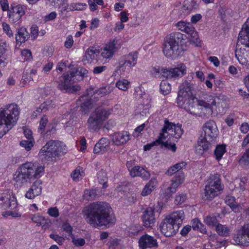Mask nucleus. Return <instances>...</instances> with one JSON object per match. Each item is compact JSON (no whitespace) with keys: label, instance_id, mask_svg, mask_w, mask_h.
<instances>
[{"label":"nucleus","instance_id":"f257e3e1","mask_svg":"<svg viewBox=\"0 0 249 249\" xmlns=\"http://www.w3.org/2000/svg\"><path fill=\"white\" fill-rule=\"evenodd\" d=\"M191 85L185 81L179 87L177 103L178 106L190 114L199 116H216L224 114L228 108L227 97L216 96L211 93L203 94L195 101Z\"/></svg>","mask_w":249,"mask_h":249},{"label":"nucleus","instance_id":"f03ea898","mask_svg":"<svg viewBox=\"0 0 249 249\" xmlns=\"http://www.w3.org/2000/svg\"><path fill=\"white\" fill-rule=\"evenodd\" d=\"M111 208L106 203L93 202L85 207L82 213L86 221L93 227L107 226L115 222L114 216L110 214Z\"/></svg>","mask_w":249,"mask_h":249},{"label":"nucleus","instance_id":"7ed1b4c3","mask_svg":"<svg viewBox=\"0 0 249 249\" xmlns=\"http://www.w3.org/2000/svg\"><path fill=\"white\" fill-rule=\"evenodd\" d=\"M19 115L18 106L15 104L6 106L0 111V138L16 124Z\"/></svg>","mask_w":249,"mask_h":249},{"label":"nucleus","instance_id":"20e7f679","mask_svg":"<svg viewBox=\"0 0 249 249\" xmlns=\"http://www.w3.org/2000/svg\"><path fill=\"white\" fill-rule=\"evenodd\" d=\"M183 40V35L179 32L173 33L165 37L162 51L164 55L170 59L177 58L180 53V44Z\"/></svg>","mask_w":249,"mask_h":249},{"label":"nucleus","instance_id":"39448f33","mask_svg":"<svg viewBox=\"0 0 249 249\" xmlns=\"http://www.w3.org/2000/svg\"><path fill=\"white\" fill-rule=\"evenodd\" d=\"M65 151L66 145L64 143L58 141L51 140L41 148L38 156L42 161L49 160L60 154H63Z\"/></svg>","mask_w":249,"mask_h":249},{"label":"nucleus","instance_id":"423d86ee","mask_svg":"<svg viewBox=\"0 0 249 249\" xmlns=\"http://www.w3.org/2000/svg\"><path fill=\"white\" fill-rule=\"evenodd\" d=\"M223 190L220 175L216 174L212 175L208 180V183L206 185L202 198L205 200H212L217 196L221 191Z\"/></svg>","mask_w":249,"mask_h":249},{"label":"nucleus","instance_id":"0eeeda50","mask_svg":"<svg viewBox=\"0 0 249 249\" xmlns=\"http://www.w3.org/2000/svg\"><path fill=\"white\" fill-rule=\"evenodd\" d=\"M111 113V110L103 108H97L90 115L87 121L88 128L95 131L99 129Z\"/></svg>","mask_w":249,"mask_h":249},{"label":"nucleus","instance_id":"6e6552de","mask_svg":"<svg viewBox=\"0 0 249 249\" xmlns=\"http://www.w3.org/2000/svg\"><path fill=\"white\" fill-rule=\"evenodd\" d=\"M17 205L16 198L12 192H8L0 195V207L4 210L10 209L3 213L4 216L11 215L13 217H20V213L13 211L17 208Z\"/></svg>","mask_w":249,"mask_h":249},{"label":"nucleus","instance_id":"1a4fd4ad","mask_svg":"<svg viewBox=\"0 0 249 249\" xmlns=\"http://www.w3.org/2000/svg\"><path fill=\"white\" fill-rule=\"evenodd\" d=\"M183 130L181 125L176 124L165 121L164 126L160 134V140L164 141L168 137H169V139H171L172 138L178 139L181 136Z\"/></svg>","mask_w":249,"mask_h":249},{"label":"nucleus","instance_id":"9d476101","mask_svg":"<svg viewBox=\"0 0 249 249\" xmlns=\"http://www.w3.org/2000/svg\"><path fill=\"white\" fill-rule=\"evenodd\" d=\"M20 168L30 179L39 178L44 173V166L37 162H26Z\"/></svg>","mask_w":249,"mask_h":249},{"label":"nucleus","instance_id":"9b49d317","mask_svg":"<svg viewBox=\"0 0 249 249\" xmlns=\"http://www.w3.org/2000/svg\"><path fill=\"white\" fill-rule=\"evenodd\" d=\"M201 138L208 142H213L217 137L218 130L215 123L209 120L202 126Z\"/></svg>","mask_w":249,"mask_h":249},{"label":"nucleus","instance_id":"f8f14e48","mask_svg":"<svg viewBox=\"0 0 249 249\" xmlns=\"http://www.w3.org/2000/svg\"><path fill=\"white\" fill-rule=\"evenodd\" d=\"M176 26L179 30L189 35L190 40L191 42L195 44H197L199 42L197 33L191 23L181 20L177 23Z\"/></svg>","mask_w":249,"mask_h":249},{"label":"nucleus","instance_id":"ddd939ff","mask_svg":"<svg viewBox=\"0 0 249 249\" xmlns=\"http://www.w3.org/2000/svg\"><path fill=\"white\" fill-rule=\"evenodd\" d=\"M121 43L119 40L113 39L106 43L101 49V55L106 59L112 57L115 52L121 48Z\"/></svg>","mask_w":249,"mask_h":249},{"label":"nucleus","instance_id":"4468645a","mask_svg":"<svg viewBox=\"0 0 249 249\" xmlns=\"http://www.w3.org/2000/svg\"><path fill=\"white\" fill-rule=\"evenodd\" d=\"M138 55L136 52L129 53L124 56V61L118 66V70L122 71H129L137 63Z\"/></svg>","mask_w":249,"mask_h":249},{"label":"nucleus","instance_id":"2eb2a0df","mask_svg":"<svg viewBox=\"0 0 249 249\" xmlns=\"http://www.w3.org/2000/svg\"><path fill=\"white\" fill-rule=\"evenodd\" d=\"M161 232L166 237L174 235L178 231V226L174 224L165 217L160 225Z\"/></svg>","mask_w":249,"mask_h":249},{"label":"nucleus","instance_id":"dca6fc26","mask_svg":"<svg viewBox=\"0 0 249 249\" xmlns=\"http://www.w3.org/2000/svg\"><path fill=\"white\" fill-rule=\"evenodd\" d=\"M236 244L243 246L249 245V224L244 225L234 237Z\"/></svg>","mask_w":249,"mask_h":249},{"label":"nucleus","instance_id":"f3484780","mask_svg":"<svg viewBox=\"0 0 249 249\" xmlns=\"http://www.w3.org/2000/svg\"><path fill=\"white\" fill-rule=\"evenodd\" d=\"M130 135L127 131L115 132L111 135V141L115 145H123L130 140Z\"/></svg>","mask_w":249,"mask_h":249},{"label":"nucleus","instance_id":"a211bd4d","mask_svg":"<svg viewBox=\"0 0 249 249\" xmlns=\"http://www.w3.org/2000/svg\"><path fill=\"white\" fill-rule=\"evenodd\" d=\"M235 56L239 63L249 69V50L245 48L237 49L235 51Z\"/></svg>","mask_w":249,"mask_h":249},{"label":"nucleus","instance_id":"6ab92c4d","mask_svg":"<svg viewBox=\"0 0 249 249\" xmlns=\"http://www.w3.org/2000/svg\"><path fill=\"white\" fill-rule=\"evenodd\" d=\"M186 72V67L183 64H179L174 68L167 69L164 72L166 78H178L184 75Z\"/></svg>","mask_w":249,"mask_h":249},{"label":"nucleus","instance_id":"aec40b11","mask_svg":"<svg viewBox=\"0 0 249 249\" xmlns=\"http://www.w3.org/2000/svg\"><path fill=\"white\" fill-rule=\"evenodd\" d=\"M139 245L141 249H146V248L157 247L158 244L155 238L146 234L140 238Z\"/></svg>","mask_w":249,"mask_h":249},{"label":"nucleus","instance_id":"412c9836","mask_svg":"<svg viewBox=\"0 0 249 249\" xmlns=\"http://www.w3.org/2000/svg\"><path fill=\"white\" fill-rule=\"evenodd\" d=\"M238 42L249 48V18L239 34Z\"/></svg>","mask_w":249,"mask_h":249},{"label":"nucleus","instance_id":"4be33fe9","mask_svg":"<svg viewBox=\"0 0 249 249\" xmlns=\"http://www.w3.org/2000/svg\"><path fill=\"white\" fill-rule=\"evenodd\" d=\"M42 182L40 180H36L31 186L25 194V197L28 199H33L40 195L42 191Z\"/></svg>","mask_w":249,"mask_h":249},{"label":"nucleus","instance_id":"5701e85b","mask_svg":"<svg viewBox=\"0 0 249 249\" xmlns=\"http://www.w3.org/2000/svg\"><path fill=\"white\" fill-rule=\"evenodd\" d=\"M142 218L145 227H152L155 222L154 209L152 207L147 208L145 211Z\"/></svg>","mask_w":249,"mask_h":249},{"label":"nucleus","instance_id":"b1692460","mask_svg":"<svg viewBox=\"0 0 249 249\" xmlns=\"http://www.w3.org/2000/svg\"><path fill=\"white\" fill-rule=\"evenodd\" d=\"M73 81L69 73H64L59 77L57 87L61 91L67 92L71 81Z\"/></svg>","mask_w":249,"mask_h":249},{"label":"nucleus","instance_id":"393cba45","mask_svg":"<svg viewBox=\"0 0 249 249\" xmlns=\"http://www.w3.org/2000/svg\"><path fill=\"white\" fill-rule=\"evenodd\" d=\"M24 14L23 7L18 5L12 7L11 10L8 12V16L13 22H16L19 20Z\"/></svg>","mask_w":249,"mask_h":249},{"label":"nucleus","instance_id":"a878e982","mask_svg":"<svg viewBox=\"0 0 249 249\" xmlns=\"http://www.w3.org/2000/svg\"><path fill=\"white\" fill-rule=\"evenodd\" d=\"M171 222L175 225L178 226L179 228L185 217L184 213L183 210H179L173 212L166 217Z\"/></svg>","mask_w":249,"mask_h":249},{"label":"nucleus","instance_id":"bb28decb","mask_svg":"<svg viewBox=\"0 0 249 249\" xmlns=\"http://www.w3.org/2000/svg\"><path fill=\"white\" fill-rule=\"evenodd\" d=\"M109 144V140L106 138H103L95 144L93 152L95 154L105 153L108 149Z\"/></svg>","mask_w":249,"mask_h":249},{"label":"nucleus","instance_id":"cd10ccee","mask_svg":"<svg viewBox=\"0 0 249 249\" xmlns=\"http://www.w3.org/2000/svg\"><path fill=\"white\" fill-rule=\"evenodd\" d=\"M157 184L158 181L156 178H152L142 189L141 192V195L143 196H145L150 194L155 189Z\"/></svg>","mask_w":249,"mask_h":249},{"label":"nucleus","instance_id":"c85d7f7f","mask_svg":"<svg viewBox=\"0 0 249 249\" xmlns=\"http://www.w3.org/2000/svg\"><path fill=\"white\" fill-rule=\"evenodd\" d=\"M130 174L132 177H141L143 178L149 177V173L142 167L135 166L130 170Z\"/></svg>","mask_w":249,"mask_h":249},{"label":"nucleus","instance_id":"c756f323","mask_svg":"<svg viewBox=\"0 0 249 249\" xmlns=\"http://www.w3.org/2000/svg\"><path fill=\"white\" fill-rule=\"evenodd\" d=\"M105 192V190H102L101 192L97 189L86 190L84 191L83 197L86 200H92L95 199L97 196L104 194Z\"/></svg>","mask_w":249,"mask_h":249},{"label":"nucleus","instance_id":"7c9ffc66","mask_svg":"<svg viewBox=\"0 0 249 249\" xmlns=\"http://www.w3.org/2000/svg\"><path fill=\"white\" fill-rule=\"evenodd\" d=\"M184 178L183 174H181L179 176V179H178V178H177L176 179L173 180L171 186L167 189L166 194L170 195L175 193L177 188L183 182Z\"/></svg>","mask_w":249,"mask_h":249},{"label":"nucleus","instance_id":"2f4dec72","mask_svg":"<svg viewBox=\"0 0 249 249\" xmlns=\"http://www.w3.org/2000/svg\"><path fill=\"white\" fill-rule=\"evenodd\" d=\"M213 142H208L203 140L202 138H199L197 145L196 147V151L199 154H203L207 151L210 146V144Z\"/></svg>","mask_w":249,"mask_h":249},{"label":"nucleus","instance_id":"473e14b6","mask_svg":"<svg viewBox=\"0 0 249 249\" xmlns=\"http://www.w3.org/2000/svg\"><path fill=\"white\" fill-rule=\"evenodd\" d=\"M29 179H30V178H29L26 174L23 173V171L20 168L14 175V179L17 184L20 186L22 185L24 183L26 182Z\"/></svg>","mask_w":249,"mask_h":249},{"label":"nucleus","instance_id":"72a5a7b5","mask_svg":"<svg viewBox=\"0 0 249 249\" xmlns=\"http://www.w3.org/2000/svg\"><path fill=\"white\" fill-rule=\"evenodd\" d=\"M183 8L184 10L190 12L197 10L199 8V3L196 0H185L183 3Z\"/></svg>","mask_w":249,"mask_h":249},{"label":"nucleus","instance_id":"f704fd0d","mask_svg":"<svg viewBox=\"0 0 249 249\" xmlns=\"http://www.w3.org/2000/svg\"><path fill=\"white\" fill-rule=\"evenodd\" d=\"M29 38V34L25 28L21 27L18 29L16 36L17 41L20 43L25 42Z\"/></svg>","mask_w":249,"mask_h":249},{"label":"nucleus","instance_id":"c9c22d12","mask_svg":"<svg viewBox=\"0 0 249 249\" xmlns=\"http://www.w3.org/2000/svg\"><path fill=\"white\" fill-rule=\"evenodd\" d=\"M215 231L217 233L222 236H229L231 233L230 228L226 225L218 224L215 227Z\"/></svg>","mask_w":249,"mask_h":249},{"label":"nucleus","instance_id":"e433bc0d","mask_svg":"<svg viewBox=\"0 0 249 249\" xmlns=\"http://www.w3.org/2000/svg\"><path fill=\"white\" fill-rule=\"evenodd\" d=\"M191 227L194 230L199 231L202 233L206 234L207 233V229L205 226L197 218L193 219L191 221Z\"/></svg>","mask_w":249,"mask_h":249},{"label":"nucleus","instance_id":"4c0bfd02","mask_svg":"<svg viewBox=\"0 0 249 249\" xmlns=\"http://www.w3.org/2000/svg\"><path fill=\"white\" fill-rule=\"evenodd\" d=\"M225 203L235 212H239L241 208L235 201L234 197L228 196L225 199Z\"/></svg>","mask_w":249,"mask_h":249},{"label":"nucleus","instance_id":"58836bf2","mask_svg":"<svg viewBox=\"0 0 249 249\" xmlns=\"http://www.w3.org/2000/svg\"><path fill=\"white\" fill-rule=\"evenodd\" d=\"M226 152V145H217L214 151V155L216 160L219 161L222 158L224 153Z\"/></svg>","mask_w":249,"mask_h":249},{"label":"nucleus","instance_id":"ea45409f","mask_svg":"<svg viewBox=\"0 0 249 249\" xmlns=\"http://www.w3.org/2000/svg\"><path fill=\"white\" fill-rule=\"evenodd\" d=\"M186 165V162L183 161L178 163L169 167L166 171V174L167 175L171 176L177 172L179 171L180 170L185 168Z\"/></svg>","mask_w":249,"mask_h":249},{"label":"nucleus","instance_id":"a19ab883","mask_svg":"<svg viewBox=\"0 0 249 249\" xmlns=\"http://www.w3.org/2000/svg\"><path fill=\"white\" fill-rule=\"evenodd\" d=\"M239 163L244 168H249V148L246 150L239 159Z\"/></svg>","mask_w":249,"mask_h":249},{"label":"nucleus","instance_id":"79ce46f5","mask_svg":"<svg viewBox=\"0 0 249 249\" xmlns=\"http://www.w3.org/2000/svg\"><path fill=\"white\" fill-rule=\"evenodd\" d=\"M204 222L208 226L215 227L218 224V221L215 216L212 215H207L204 217Z\"/></svg>","mask_w":249,"mask_h":249},{"label":"nucleus","instance_id":"37998d69","mask_svg":"<svg viewBox=\"0 0 249 249\" xmlns=\"http://www.w3.org/2000/svg\"><path fill=\"white\" fill-rule=\"evenodd\" d=\"M97 178L99 182L100 183H103L102 188L103 190L105 191V189L107 187L106 173L103 170L99 171L97 173Z\"/></svg>","mask_w":249,"mask_h":249},{"label":"nucleus","instance_id":"c03bdc74","mask_svg":"<svg viewBox=\"0 0 249 249\" xmlns=\"http://www.w3.org/2000/svg\"><path fill=\"white\" fill-rule=\"evenodd\" d=\"M112 90V88L109 86H106L96 90L95 92V97L96 96L102 97L110 93Z\"/></svg>","mask_w":249,"mask_h":249},{"label":"nucleus","instance_id":"a18cd8bd","mask_svg":"<svg viewBox=\"0 0 249 249\" xmlns=\"http://www.w3.org/2000/svg\"><path fill=\"white\" fill-rule=\"evenodd\" d=\"M166 71H167V69H160L158 67H153L151 71V73L155 77L163 76L165 78V74L164 72H165Z\"/></svg>","mask_w":249,"mask_h":249},{"label":"nucleus","instance_id":"49530a36","mask_svg":"<svg viewBox=\"0 0 249 249\" xmlns=\"http://www.w3.org/2000/svg\"><path fill=\"white\" fill-rule=\"evenodd\" d=\"M84 174L82 169L78 167L73 171L71 176L74 181H78L82 178Z\"/></svg>","mask_w":249,"mask_h":249},{"label":"nucleus","instance_id":"de8ad7c7","mask_svg":"<svg viewBox=\"0 0 249 249\" xmlns=\"http://www.w3.org/2000/svg\"><path fill=\"white\" fill-rule=\"evenodd\" d=\"M160 89L162 94L167 95L170 92L171 86L166 81H162L160 85Z\"/></svg>","mask_w":249,"mask_h":249},{"label":"nucleus","instance_id":"09e8293b","mask_svg":"<svg viewBox=\"0 0 249 249\" xmlns=\"http://www.w3.org/2000/svg\"><path fill=\"white\" fill-rule=\"evenodd\" d=\"M97 55V52L95 50L89 49L85 53V57L88 62L91 63L93 60L96 59Z\"/></svg>","mask_w":249,"mask_h":249},{"label":"nucleus","instance_id":"8fccbe9b","mask_svg":"<svg viewBox=\"0 0 249 249\" xmlns=\"http://www.w3.org/2000/svg\"><path fill=\"white\" fill-rule=\"evenodd\" d=\"M56 101L55 99L47 100L41 104V107L45 110L47 111L54 108L56 106Z\"/></svg>","mask_w":249,"mask_h":249},{"label":"nucleus","instance_id":"3c124183","mask_svg":"<svg viewBox=\"0 0 249 249\" xmlns=\"http://www.w3.org/2000/svg\"><path fill=\"white\" fill-rule=\"evenodd\" d=\"M87 72L88 71L82 67H78L75 70L71 71L69 73L71 77L73 78L76 76L84 77Z\"/></svg>","mask_w":249,"mask_h":249},{"label":"nucleus","instance_id":"603ef678","mask_svg":"<svg viewBox=\"0 0 249 249\" xmlns=\"http://www.w3.org/2000/svg\"><path fill=\"white\" fill-rule=\"evenodd\" d=\"M129 84L130 83L127 80L123 79L117 81L116 84V86L119 89L125 91L128 89Z\"/></svg>","mask_w":249,"mask_h":249},{"label":"nucleus","instance_id":"864d4df0","mask_svg":"<svg viewBox=\"0 0 249 249\" xmlns=\"http://www.w3.org/2000/svg\"><path fill=\"white\" fill-rule=\"evenodd\" d=\"M35 141L33 139H27V140H22L20 142V145L24 147L26 150L30 151L31 148L34 146Z\"/></svg>","mask_w":249,"mask_h":249},{"label":"nucleus","instance_id":"5fc2aeb1","mask_svg":"<svg viewBox=\"0 0 249 249\" xmlns=\"http://www.w3.org/2000/svg\"><path fill=\"white\" fill-rule=\"evenodd\" d=\"M171 139H169V137L166 139L163 142H160V144H162L165 147L168 149L171 150L173 152H175L176 151L177 147L175 144H171L168 143V141Z\"/></svg>","mask_w":249,"mask_h":249},{"label":"nucleus","instance_id":"6e6d98bb","mask_svg":"<svg viewBox=\"0 0 249 249\" xmlns=\"http://www.w3.org/2000/svg\"><path fill=\"white\" fill-rule=\"evenodd\" d=\"M87 5L86 4L75 3L70 5L69 10H83L86 9Z\"/></svg>","mask_w":249,"mask_h":249},{"label":"nucleus","instance_id":"4d7b16f0","mask_svg":"<svg viewBox=\"0 0 249 249\" xmlns=\"http://www.w3.org/2000/svg\"><path fill=\"white\" fill-rule=\"evenodd\" d=\"M72 242L77 247L83 246L85 244V240L82 238H75L73 236L71 237Z\"/></svg>","mask_w":249,"mask_h":249},{"label":"nucleus","instance_id":"13d9d810","mask_svg":"<svg viewBox=\"0 0 249 249\" xmlns=\"http://www.w3.org/2000/svg\"><path fill=\"white\" fill-rule=\"evenodd\" d=\"M93 106V103L91 102V100H88L82 104L81 108L83 112L87 113L92 108Z\"/></svg>","mask_w":249,"mask_h":249},{"label":"nucleus","instance_id":"bf43d9fd","mask_svg":"<svg viewBox=\"0 0 249 249\" xmlns=\"http://www.w3.org/2000/svg\"><path fill=\"white\" fill-rule=\"evenodd\" d=\"M49 237L53 239L57 243H58L59 245H63L65 239L64 237L60 236L57 234H51L49 235Z\"/></svg>","mask_w":249,"mask_h":249},{"label":"nucleus","instance_id":"052dcab7","mask_svg":"<svg viewBox=\"0 0 249 249\" xmlns=\"http://www.w3.org/2000/svg\"><path fill=\"white\" fill-rule=\"evenodd\" d=\"M245 184L246 181L245 179L243 178L240 179L239 180L238 186L235 188L234 191L235 192H238L239 193H241L245 190Z\"/></svg>","mask_w":249,"mask_h":249},{"label":"nucleus","instance_id":"680f3d73","mask_svg":"<svg viewBox=\"0 0 249 249\" xmlns=\"http://www.w3.org/2000/svg\"><path fill=\"white\" fill-rule=\"evenodd\" d=\"M44 216L39 214H35L31 217V220L34 223H36L37 226H39Z\"/></svg>","mask_w":249,"mask_h":249},{"label":"nucleus","instance_id":"e2e57ef3","mask_svg":"<svg viewBox=\"0 0 249 249\" xmlns=\"http://www.w3.org/2000/svg\"><path fill=\"white\" fill-rule=\"evenodd\" d=\"M51 224L52 223L50 219L49 218H46L44 217L43 220H42L39 226H41L43 229L46 230L51 227Z\"/></svg>","mask_w":249,"mask_h":249},{"label":"nucleus","instance_id":"0e129e2a","mask_svg":"<svg viewBox=\"0 0 249 249\" xmlns=\"http://www.w3.org/2000/svg\"><path fill=\"white\" fill-rule=\"evenodd\" d=\"M186 195L185 194H179L176 196L175 198V203L177 204H181L183 203L186 199Z\"/></svg>","mask_w":249,"mask_h":249},{"label":"nucleus","instance_id":"69168bd1","mask_svg":"<svg viewBox=\"0 0 249 249\" xmlns=\"http://www.w3.org/2000/svg\"><path fill=\"white\" fill-rule=\"evenodd\" d=\"M160 142H163V141L160 140V136L159 139L158 140H157L156 141H155L152 143H148V144L145 145L143 147L144 150L145 151L149 150L150 149H151V147H153V146L160 144Z\"/></svg>","mask_w":249,"mask_h":249},{"label":"nucleus","instance_id":"338daca9","mask_svg":"<svg viewBox=\"0 0 249 249\" xmlns=\"http://www.w3.org/2000/svg\"><path fill=\"white\" fill-rule=\"evenodd\" d=\"M2 28L3 31L6 34V35L10 37L13 36V33L11 30L10 26L6 23H2Z\"/></svg>","mask_w":249,"mask_h":249},{"label":"nucleus","instance_id":"774afa93","mask_svg":"<svg viewBox=\"0 0 249 249\" xmlns=\"http://www.w3.org/2000/svg\"><path fill=\"white\" fill-rule=\"evenodd\" d=\"M47 213L50 216L53 217H57L59 215L58 210L56 207L49 209Z\"/></svg>","mask_w":249,"mask_h":249}]
</instances>
